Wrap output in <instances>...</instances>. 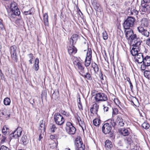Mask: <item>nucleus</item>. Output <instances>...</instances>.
Returning <instances> with one entry per match:
<instances>
[{"mask_svg": "<svg viewBox=\"0 0 150 150\" xmlns=\"http://www.w3.org/2000/svg\"><path fill=\"white\" fill-rule=\"evenodd\" d=\"M141 25L137 27V30L142 35L145 37H148L150 33L145 28L148 27L149 26L150 21L147 19L143 18L142 20Z\"/></svg>", "mask_w": 150, "mask_h": 150, "instance_id": "nucleus-1", "label": "nucleus"}, {"mask_svg": "<svg viewBox=\"0 0 150 150\" xmlns=\"http://www.w3.org/2000/svg\"><path fill=\"white\" fill-rule=\"evenodd\" d=\"M116 125V123L114 120H109L108 122L105 123L103 126L102 130L103 132L105 134L111 133V126L114 127Z\"/></svg>", "mask_w": 150, "mask_h": 150, "instance_id": "nucleus-2", "label": "nucleus"}, {"mask_svg": "<svg viewBox=\"0 0 150 150\" xmlns=\"http://www.w3.org/2000/svg\"><path fill=\"white\" fill-rule=\"evenodd\" d=\"M135 21V18L128 16L124 21L123 23V27L125 29H130L134 26Z\"/></svg>", "mask_w": 150, "mask_h": 150, "instance_id": "nucleus-3", "label": "nucleus"}, {"mask_svg": "<svg viewBox=\"0 0 150 150\" xmlns=\"http://www.w3.org/2000/svg\"><path fill=\"white\" fill-rule=\"evenodd\" d=\"M54 118L56 124L59 125H63L65 121L64 117L59 113H55Z\"/></svg>", "mask_w": 150, "mask_h": 150, "instance_id": "nucleus-4", "label": "nucleus"}, {"mask_svg": "<svg viewBox=\"0 0 150 150\" xmlns=\"http://www.w3.org/2000/svg\"><path fill=\"white\" fill-rule=\"evenodd\" d=\"M131 45H133L140 46L142 41L139 38H137L136 34H133L130 37Z\"/></svg>", "mask_w": 150, "mask_h": 150, "instance_id": "nucleus-5", "label": "nucleus"}, {"mask_svg": "<svg viewBox=\"0 0 150 150\" xmlns=\"http://www.w3.org/2000/svg\"><path fill=\"white\" fill-rule=\"evenodd\" d=\"M66 130L67 132L70 134H74L76 132V129L73 124L69 122H67L66 123Z\"/></svg>", "mask_w": 150, "mask_h": 150, "instance_id": "nucleus-6", "label": "nucleus"}, {"mask_svg": "<svg viewBox=\"0 0 150 150\" xmlns=\"http://www.w3.org/2000/svg\"><path fill=\"white\" fill-rule=\"evenodd\" d=\"M94 98L97 102L100 101H105L108 100L107 96L105 94L99 93L96 94Z\"/></svg>", "mask_w": 150, "mask_h": 150, "instance_id": "nucleus-7", "label": "nucleus"}, {"mask_svg": "<svg viewBox=\"0 0 150 150\" xmlns=\"http://www.w3.org/2000/svg\"><path fill=\"white\" fill-rule=\"evenodd\" d=\"M22 132V128L20 127H18L14 132L10 134L9 137L14 139L18 138L21 136Z\"/></svg>", "mask_w": 150, "mask_h": 150, "instance_id": "nucleus-8", "label": "nucleus"}, {"mask_svg": "<svg viewBox=\"0 0 150 150\" xmlns=\"http://www.w3.org/2000/svg\"><path fill=\"white\" fill-rule=\"evenodd\" d=\"M142 62L141 68L142 70H144L146 67L150 66V57L147 56L144 57Z\"/></svg>", "mask_w": 150, "mask_h": 150, "instance_id": "nucleus-9", "label": "nucleus"}, {"mask_svg": "<svg viewBox=\"0 0 150 150\" xmlns=\"http://www.w3.org/2000/svg\"><path fill=\"white\" fill-rule=\"evenodd\" d=\"M20 14V12L19 9L18 8L16 9L13 10L8 13V16L9 17L14 18L16 16H18Z\"/></svg>", "mask_w": 150, "mask_h": 150, "instance_id": "nucleus-10", "label": "nucleus"}, {"mask_svg": "<svg viewBox=\"0 0 150 150\" xmlns=\"http://www.w3.org/2000/svg\"><path fill=\"white\" fill-rule=\"evenodd\" d=\"M78 68L79 73L80 75L81 74L85 73L84 67L83 66L82 64L79 61L77 62L75 64Z\"/></svg>", "mask_w": 150, "mask_h": 150, "instance_id": "nucleus-11", "label": "nucleus"}, {"mask_svg": "<svg viewBox=\"0 0 150 150\" xmlns=\"http://www.w3.org/2000/svg\"><path fill=\"white\" fill-rule=\"evenodd\" d=\"M99 108V105L97 103H95L93 105L92 107L91 108L90 112L93 115L95 114L97 115V112Z\"/></svg>", "mask_w": 150, "mask_h": 150, "instance_id": "nucleus-12", "label": "nucleus"}, {"mask_svg": "<svg viewBox=\"0 0 150 150\" xmlns=\"http://www.w3.org/2000/svg\"><path fill=\"white\" fill-rule=\"evenodd\" d=\"M132 50L131 51V53L133 56H135L137 55L140 52L139 51V47L140 46L133 45Z\"/></svg>", "mask_w": 150, "mask_h": 150, "instance_id": "nucleus-13", "label": "nucleus"}, {"mask_svg": "<svg viewBox=\"0 0 150 150\" xmlns=\"http://www.w3.org/2000/svg\"><path fill=\"white\" fill-rule=\"evenodd\" d=\"M135 61L138 63H142L143 61L144 58L142 53L139 52L137 55L135 56L134 57Z\"/></svg>", "mask_w": 150, "mask_h": 150, "instance_id": "nucleus-14", "label": "nucleus"}, {"mask_svg": "<svg viewBox=\"0 0 150 150\" xmlns=\"http://www.w3.org/2000/svg\"><path fill=\"white\" fill-rule=\"evenodd\" d=\"M68 50L69 54L71 55L74 54L77 52V50L74 46L71 45V46L67 47Z\"/></svg>", "mask_w": 150, "mask_h": 150, "instance_id": "nucleus-15", "label": "nucleus"}, {"mask_svg": "<svg viewBox=\"0 0 150 150\" xmlns=\"http://www.w3.org/2000/svg\"><path fill=\"white\" fill-rule=\"evenodd\" d=\"M79 38V35L77 34L73 35L70 39V43L72 45L75 44Z\"/></svg>", "mask_w": 150, "mask_h": 150, "instance_id": "nucleus-16", "label": "nucleus"}, {"mask_svg": "<svg viewBox=\"0 0 150 150\" xmlns=\"http://www.w3.org/2000/svg\"><path fill=\"white\" fill-rule=\"evenodd\" d=\"M92 4L94 8L96 11L99 12L101 11L102 9L98 3H97L96 1H93L92 2Z\"/></svg>", "mask_w": 150, "mask_h": 150, "instance_id": "nucleus-17", "label": "nucleus"}, {"mask_svg": "<svg viewBox=\"0 0 150 150\" xmlns=\"http://www.w3.org/2000/svg\"><path fill=\"white\" fill-rule=\"evenodd\" d=\"M146 2L142 1L141 4V6L142 8V11L146 12L149 10L148 7L149 5Z\"/></svg>", "mask_w": 150, "mask_h": 150, "instance_id": "nucleus-18", "label": "nucleus"}, {"mask_svg": "<svg viewBox=\"0 0 150 150\" xmlns=\"http://www.w3.org/2000/svg\"><path fill=\"white\" fill-rule=\"evenodd\" d=\"M120 132L122 135L124 136H127L129 134V132L128 128H122L120 130Z\"/></svg>", "mask_w": 150, "mask_h": 150, "instance_id": "nucleus-19", "label": "nucleus"}, {"mask_svg": "<svg viewBox=\"0 0 150 150\" xmlns=\"http://www.w3.org/2000/svg\"><path fill=\"white\" fill-rule=\"evenodd\" d=\"M1 114L3 115H4L7 119H8L10 116V110H6L5 109L2 110L1 112Z\"/></svg>", "mask_w": 150, "mask_h": 150, "instance_id": "nucleus-20", "label": "nucleus"}, {"mask_svg": "<svg viewBox=\"0 0 150 150\" xmlns=\"http://www.w3.org/2000/svg\"><path fill=\"white\" fill-rule=\"evenodd\" d=\"M125 35L127 39H129L130 37L134 34L133 31L131 29H130V30L127 31L125 30Z\"/></svg>", "mask_w": 150, "mask_h": 150, "instance_id": "nucleus-21", "label": "nucleus"}, {"mask_svg": "<svg viewBox=\"0 0 150 150\" xmlns=\"http://www.w3.org/2000/svg\"><path fill=\"white\" fill-rule=\"evenodd\" d=\"M80 75L83 76L84 78H86L88 80H91L92 79L91 75L90 74L88 73V71L86 73L85 72L83 73H82Z\"/></svg>", "mask_w": 150, "mask_h": 150, "instance_id": "nucleus-22", "label": "nucleus"}, {"mask_svg": "<svg viewBox=\"0 0 150 150\" xmlns=\"http://www.w3.org/2000/svg\"><path fill=\"white\" fill-rule=\"evenodd\" d=\"M76 141L75 143L76 146L77 145L78 146H79L83 145L80 137H77L76 139Z\"/></svg>", "mask_w": 150, "mask_h": 150, "instance_id": "nucleus-23", "label": "nucleus"}, {"mask_svg": "<svg viewBox=\"0 0 150 150\" xmlns=\"http://www.w3.org/2000/svg\"><path fill=\"white\" fill-rule=\"evenodd\" d=\"M91 64L95 73H97L99 70L98 65L95 62H92Z\"/></svg>", "mask_w": 150, "mask_h": 150, "instance_id": "nucleus-24", "label": "nucleus"}, {"mask_svg": "<svg viewBox=\"0 0 150 150\" xmlns=\"http://www.w3.org/2000/svg\"><path fill=\"white\" fill-rule=\"evenodd\" d=\"M43 20L45 25H48V15L47 13H45L43 15Z\"/></svg>", "mask_w": 150, "mask_h": 150, "instance_id": "nucleus-25", "label": "nucleus"}, {"mask_svg": "<svg viewBox=\"0 0 150 150\" xmlns=\"http://www.w3.org/2000/svg\"><path fill=\"white\" fill-rule=\"evenodd\" d=\"M92 58V51L91 49L88 48L86 54V59H91Z\"/></svg>", "mask_w": 150, "mask_h": 150, "instance_id": "nucleus-26", "label": "nucleus"}, {"mask_svg": "<svg viewBox=\"0 0 150 150\" xmlns=\"http://www.w3.org/2000/svg\"><path fill=\"white\" fill-rule=\"evenodd\" d=\"M18 8L17 4L14 2H12L10 5V9L11 11H12L13 10L16 9Z\"/></svg>", "mask_w": 150, "mask_h": 150, "instance_id": "nucleus-27", "label": "nucleus"}, {"mask_svg": "<svg viewBox=\"0 0 150 150\" xmlns=\"http://www.w3.org/2000/svg\"><path fill=\"white\" fill-rule=\"evenodd\" d=\"M39 59L37 58H36L35 59L34 64L35 69L36 71H37L39 69V66L38 64L39 63Z\"/></svg>", "mask_w": 150, "mask_h": 150, "instance_id": "nucleus-28", "label": "nucleus"}, {"mask_svg": "<svg viewBox=\"0 0 150 150\" xmlns=\"http://www.w3.org/2000/svg\"><path fill=\"white\" fill-rule=\"evenodd\" d=\"M17 53H14L11 54V57L13 60L15 62H17L18 60V56L16 54Z\"/></svg>", "mask_w": 150, "mask_h": 150, "instance_id": "nucleus-29", "label": "nucleus"}, {"mask_svg": "<svg viewBox=\"0 0 150 150\" xmlns=\"http://www.w3.org/2000/svg\"><path fill=\"white\" fill-rule=\"evenodd\" d=\"M17 47L15 45H13L11 46L10 48V54L16 53Z\"/></svg>", "mask_w": 150, "mask_h": 150, "instance_id": "nucleus-30", "label": "nucleus"}, {"mask_svg": "<svg viewBox=\"0 0 150 150\" xmlns=\"http://www.w3.org/2000/svg\"><path fill=\"white\" fill-rule=\"evenodd\" d=\"M105 143V146L108 148H110L113 146L111 142L109 140H106Z\"/></svg>", "mask_w": 150, "mask_h": 150, "instance_id": "nucleus-31", "label": "nucleus"}, {"mask_svg": "<svg viewBox=\"0 0 150 150\" xmlns=\"http://www.w3.org/2000/svg\"><path fill=\"white\" fill-rule=\"evenodd\" d=\"M101 120L98 119H95L93 121V125L96 126H98L100 123Z\"/></svg>", "mask_w": 150, "mask_h": 150, "instance_id": "nucleus-32", "label": "nucleus"}, {"mask_svg": "<svg viewBox=\"0 0 150 150\" xmlns=\"http://www.w3.org/2000/svg\"><path fill=\"white\" fill-rule=\"evenodd\" d=\"M27 137L25 135L23 136L21 138V141L22 142L23 144L26 145L27 144Z\"/></svg>", "mask_w": 150, "mask_h": 150, "instance_id": "nucleus-33", "label": "nucleus"}, {"mask_svg": "<svg viewBox=\"0 0 150 150\" xmlns=\"http://www.w3.org/2000/svg\"><path fill=\"white\" fill-rule=\"evenodd\" d=\"M11 100L8 98H6L4 99V103L6 105H9L10 104Z\"/></svg>", "mask_w": 150, "mask_h": 150, "instance_id": "nucleus-34", "label": "nucleus"}, {"mask_svg": "<svg viewBox=\"0 0 150 150\" xmlns=\"http://www.w3.org/2000/svg\"><path fill=\"white\" fill-rule=\"evenodd\" d=\"M142 127L143 128L147 129L149 128L150 125L147 122H144L142 124Z\"/></svg>", "mask_w": 150, "mask_h": 150, "instance_id": "nucleus-35", "label": "nucleus"}, {"mask_svg": "<svg viewBox=\"0 0 150 150\" xmlns=\"http://www.w3.org/2000/svg\"><path fill=\"white\" fill-rule=\"evenodd\" d=\"M144 75L145 77L150 79V71H145L144 73Z\"/></svg>", "mask_w": 150, "mask_h": 150, "instance_id": "nucleus-36", "label": "nucleus"}, {"mask_svg": "<svg viewBox=\"0 0 150 150\" xmlns=\"http://www.w3.org/2000/svg\"><path fill=\"white\" fill-rule=\"evenodd\" d=\"M91 59H85V65L86 67H88L90 65L91 63Z\"/></svg>", "mask_w": 150, "mask_h": 150, "instance_id": "nucleus-37", "label": "nucleus"}, {"mask_svg": "<svg viewBox=\"0 0 150 150\" xmlns=\"http://www.w3.org/2000/svg\"><path fill=\"white\" fill-rule=\"evenodd\" d=\"M57 129L55 125H52L50 129V131L51 132H54L55 130Z\"/></svg>", "mask_w": 150, "mask_h": 150, "instance_id": "nucleus-38", "label": "nucleus"}, {"mask_svg": "<svg viewBox=\"0 0 150 150\" xmlns=\"http://www.w3.org/2000/svg\"><path fill=\"white\" fill-rule=\"evenodd\" d=\"M131 13L132 15H137L139 11L135 10V9H131Z\"/></svg>", "mask_w": 150, "mask_h": 150, "instance_id": "nucleus-39", "label": "nucleus"}, {"mask_svg": "<svg viewBox=\"0 0 150 150\" xmlns=\"http://www.w3.org/2000/svg\"><path fill=\"white\" fill-rule=\"evenodd\" d=\"M103 37L104 40H106L108 38V35L106 32L105 31H104L102 33Z\"/></svg>", "mask_w": 150, "mask_h": 150, "instance_id": "nucleus-40", "label": "nucleus"}, {"mask_svg": "<svg viewBox=\"0 0 150 150\" xmlns=\"http://www.w3.org/2000/svg\"><path fill=\"white\" fill-rule=\"evenodd\" d=\"M8 130V128L6 126H4L2 129V132L4 135L6 134L7 133L6 131Z\"/></svg>", "mask_w": 150, "mask_h": 150, "instance_id": "nucleus-41", "label": "nucleus"}, {"mask_svg": "<svg viewBox=\"0 0 150 150\" xmlns=\"http://www.w3.org/2000/svg\"><path fill=\"white\" fill-rule=\"evenodd\" d=\"M112 115H115L118 114V110L117 108H112Z\"/></svg>", "mask_w": 150, "mask_h": 150, "instance_id": "nucleus-42", "label": "nucleus"}, {"mask_svg": "<svg viewBox=\"0 0 150 150\" xmlns=\"http://www.w3.org/2000/svg\"><path fill=\"white\" fill-rule=\"evenodd\" d=\"M79 119L80 120H79V119L78 118V120L79 122V125L81 127V128L82 129L83 131L84 129H83V126H84L85 127V125L84 124V123H83V122H82V121L80 119V118L79 117Z\"/></svg>", "mask_w": 150, "mask_h": 150, "instance_id": "nucleus-43", "label": "nucleus"}, {"mask_svg": "<svg viewBox=\"0 0 150 150\" xmlns=\"http://www.w3.org/2000/svg\"><path fill=\"white\" fill-rule=\"evenodd\" d=\"M126 141L127 143L129 144L133 142V141L132 139V137L130 136H129V137L127 138Z\"/></svg>", "mask_w": 150, "mask_h": 150, "instance_id": "nucleus-44", "label": "nucleus"}, {"mask_svg": "<svg viewBox=\"0 0 150 150\" xmlns=\"http://www.w3.org/2000/svg\"><path fill=\"white\" fill-rule=\"evenodd\" d=\"M76 150H85L84 145H82V146H78L77 145V148Z\"/></svg>", "mask_w": 150, "mask_h": 150, "instance_id": "nucleus-45", "label": "nucleus"}, {"mask_svg": "<svg viewBox=\"0 0 150 150\" xmlns=\"http://www.w3.org/2000/svg\"><path fill=\"white\" fill-rule=\"evenodd\" d=\"M104 107L103 110L104 111L107 112L108 110L111 108L110 106V105H108V106H106L105 105H103Z\"/></svg>", "mask_w": 150, "mask_h": 150, "instance_id": "nucleus-46", "label": "nucleus"}, {"mask_svg": "<svg viewBox=\"0 0 150 150\" xmlns=\"http://www.w3.org/2000/svg\"><path fill=\"white\" fill-rule=\"evenodd\" d=\"M0 150H10V149L6 146L2 145L0 148Z\"/></svg>", "mask_w": 150, "mask_h": 150, "instance_id": "nucleus-47", "label": "nucleus"}, {"mask_svg": "<svg viewBox=\"0 0 150 150\" xmlns=\"http://www.w3.org/2000/svg\"><path fill=\"white\" fill-rule=\"evenodd\" d=\"M62 113L63 115H65L67 117H68L69 116V113L66 112L64 111H62Z\"/></svg>", "mask_w": 150, "mask_h": 150, "instance_id": "nucleus-48", "label": "nucleus"}, {"mask_svg": "<svg viewBox=\"0 0 150 150\" xmlns=\"http://www.w3.org/2000/svg\"><path fill=\"white\" fill-rule=\"evenodd\" d=\"M24 14L25 15H27L28 14L31 15L32 14V12H31L30 10H29L28 11H25L24 12Z\"/></svg>", "mask_w": 150, "mask_h": 150, "instance_id": "nucleus-49", "label": "nucleus"}, {"mask_svg": "<svg viewBox=\"0 0 150 150\" xmlns=\"http://www.w3.org/2000/svg\"><path fill=\"white\" fill-rule=\"evenodd\" d=\"M124 121L123 120H122V121H120L118 122V125L120 127L123 126L124 125Z\"/></svg>", "mask_w": 150, "mask_h": 150, "instance_id": "nucleus-50", "label": "nucleus"}, {"mask_svg": "<svg viewBox=\"0 0 150 150\" xmlns=\"http://www.w3.org/2000/svg\"><path fill=\"white\" fill-rule=\"evenodd\" d=\"M117 120L119 122L122 121L123 120L120 116L118 115L117 117Z\"/></svg>", "mask_w": 150, "mask_h": 150, "instance_id": "nucleus-51", "label": "nucleus"}, {"mask_svg": "<svg viewBox=\"0 0 150 150\" xmlns=\"http://www.w3.org/2000/svg\"><path fill=\"white\" fill-rule=\"evenodd\" d=\"M6 139V137L5 136H2V139L1 141V143H3L5 142V140Z\"/></svg>", "mask_w": 150, "mask_h": 150, "instance_id": "nucleus-52", "label": "nucleus"}, {"mask_svg": "<svg viewBox=\"0 0 150 150\" xmlns=\"http://www.w3.org/2000/svg\"><path fill=\"white\" fill-rule=\"evenodd\" d=\"M79 105H78V107L79 109H80L81 110H83V107L82 105V104L81 103L80 99L79 100Z\"/></svg>", "mask_w": 150, "mask_h": 150, "instance_id": "nucleus-53", "label": "nucleus"}, {"mask_svg": "<svg viewBox=\"0 0 150 150\" xmlns=\"http://www.w3.org/2000/svg\"><path fill=\"white\" fill-rule=\"evenodd\" d=\"M0 28L3 30L4 29V26L1 21H0Z\"/></svg>", "mask_w": 150, "mask_h": 150, "instance_id": "nucleus-54", "label": "nucleus"}, {"mask_svg": "<svg viewBox=\"0 0 150 150\" xmlns=\"http://www.w3.org/2000/svg\"><path fill=\"white\" fill-rule=\"evenodd\" d=\"M146 43L147 45L150 46V38H149L146 40Z\"/></svg>", "mask_w": 150, "mask_h": 150, "instance_id": "nucleus-55", "label": "nucleus"}, {"mask_svg": "<svg viewBox=\"0 0 150 150\" xmlns=\"http://www.w3.org/2000/svg\"><path fill=\"white\" fill-rule=\"evenodd\" d=\"M28 55L29 57V58L30 59H33V58H34V56H33V54L32 53L29 54H28Z\"/></svg>", "mask_w": 150, "mask_h": 150, "instance_id": "nucleus-56", "label": "nucleus"}, {"mask_svg": "<svg viewBox=\"0 0 150 150\" xmlns=\"http://www.w3.org/2000/svg\"><path fill=\"white\" fill-rule=\"evenodd\" d=\"M22 22V21L20 19H18L16 21V22L17 24L19 23L20 22Z\"/></svg>", "mask_w": 150, "mask_h": 150, "instance_id": "nucleus-57", "label": "nucleus"}, {"mask_svg": "<svg viewBox=\"0 0 150 150\" xmlns=\"http://www.w3.org/2000/svg\"><path fill=\"white\" fill-rule=\"evenodd\" d=\"M142 1L144 2H146V3H149L150 2V0H142Z\"/></svg>", "mask_w": 150, "mask_h": 150, "instance_id": "nucleus-58", "label": "nucleus"}, {"mask_svg": "<svg viewBox=\"0 0 150 150\" xmlns=\"http://www.w3.org/2000/svg\"><path fill=\"white\" fill-rule=\"evenodd\" d=\"M50 137L51 139H53L55 138V137L54 135H51L50 136Z\"/></svg>", "mask_w": 150, "mask_h": 150, "instance_id": "nucleus-59", "label": "nucleus"}, {"mask_svg": "<svg viewBox=\"0 0 150 150\" xmlns=\"http://www.w3.org/2000/svg\"><path fill=\"white\" fill-rule=\"evenodd\" d=\"M126 80L128 82H129V83H131V81L130 80V79L129 77H127L126 78Z\"/></svg>", "mask_w": 150, "mask_h": 150, "instance_id": "nucleus-60", "label": "nucleus"}, {"mask_svg": "<svg viewBox=\"0 0 150 150\" xmlns=\"http://www.w3.org/2000/svg\"><path fill=\"white\" fill-rule=\"evenodd\" d=\"M41 136V134H40L39 135V141H40L41 139L42 138V137Z\"/></svg>", "mask_w": 150, "mask_h": 150, "instance_id": "nucleus-61", "label": "nucleus"}, {"mask_svg": "<svg viewBox=\"0 0 150 150\" xmlns=\"http://www.w3.org/2000/svg\"><path fill=\"white\" fill-rule=\"evenodd\" d=\"M3 74L2 73L1 70H0V76L2 78V76H3Z\"/></svg>", "mask_w": 150, "mask_h": 150, "instance_id": "nucleus-62", "label": "nucleus"}, {"mask_svg": "<svg viewBox=\"0 0 150 150\" xmlns=\"http://www.w3.org/2000/svg\"><path fill=\"white\" fill-rule=\"evenodd\" d=\"M56 93H55V92H54L52 94V98H53V97H55Z\"/></svg>", "mask_w": 150, "mask_h": 150, "instance_id": "nucleus-63", "label": "nucleus"}, {"mask_svg": "<svg viewBox=\"0 0 150 150\" xmlns=\"http://www.w3.org/2000/svg\"><path fill=\"white\" fill-rule=\"evenodd\" d=\"M119 145L120 146H123V144L121 143V141H120L119 142Z\"/></svg>", "mask_w": 150, "mask_h": 150, "instance_id": "nucleus-64", "label": "nucleus"}]
</instances>
